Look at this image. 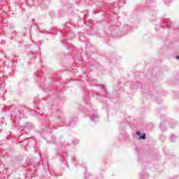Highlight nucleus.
Wrapping results in <instances>:
<instances>
[{"mask_svg": "<svg viewBox=\"0 0 179 179\" xmlns=\"http://www.w3.org/2000/svg\"><path fill=\"white\" fill-rule=\"evenodd\" d=\"M31 127V124L30 122H27L25 125H24V129H30Z\"/></svg>", "mask_w": 179, "mask_h": 179, "instance_id": "obj_4", "label": "nucleus"}, {"mask_svg": "<svg viewBox=\"0 0 179 179\" xmlns=\"http://www.w3.org/2000/svg\"><path fill=\"white\" fill-rule=\"evenodd\" d=\"M164 23H165L166 24H169V22H167V20H164Z\"/></svg>", "mask_w": 179, "mask_h": 179, "instance_id": "obj_12", "label": "nucleus"}, {"mask_svg": "<svg viewBox=\"0 0 179 179\" xmlns=\"http://www.w3.org/2000/svg\"><path fill=\"white\" fill-rule=\"evenodd\" d=\"M76 143H79V142L78 141H76V143H75V142H72V145H76Z\"/></svg>", "mask_w": 179, "mask_h": 179, "instance_id": "obj_10", "label": "nucleus"}, {"mask_svg": "<svg viewBox=\"0 0 179 179\" xmlns=\"http://www.w3.org/2000/svg\"><path fill=\"white\" fill-rule=\"evenodd\" d=\"M51 142H52V143H55V136H52Z\"/></svg>", "mask_w": 179, "mask_h": 179, "instance_id": "obj_8", "label": "nucleus"}, {"mask_svg": "<svg viewBox=\"0 0 179 179\" xmlns=\"http://www.w3.org/2000/svg\"><path fill=\"white\" fill-rule=\"evenodd\" d=\"M137 135H138L139 139H146V134L145 133L141 134V132L137 131Z\"/></svg>", "mask_w": 179, "mask_h": 179, "instance_id": "obj_3", "label": "nucleus"}, {"mask_svg": "<svg viewBox=\"0 0 179 179\" xmlns=\"http://www.w3.org/2000/svg\"><path fill=\"white\" fill-rule=\"evenodd\" d=\"M91 177H92V175H90L89 173H85V179H92V178H90Z\"/></svg>", "mask_w": 179, "mask_h": 179, "instance_id": "obj_5", "label": "nucleus"}, {"mask_svg": "<svg viewBox=\"0 0 179 179\" xmlns=\"http://www.w3.org/2000/svg\"><path fill=\"white\" fill-rule=\"evenodd\" d=\"M111 29H113V27H109V30H111Z\"/></svg>", "mask_w": 179, "mask_h": 179, "instance_id": "obj_14", "label": "nucleus"}, {"mask_svg": "<svg viewBox=\"0 0 179 179\" xmlns=\"http://www.w3.org/2000/svg\"><path fill=\"white\" fill-rule=\"evenodd\" d=\"M176 59H179V56H176Z\"/></svg>", "mask_w": 179, "mask_h": 179, "instance_id": "obj_15", "label": "nucleus"}, {"mask_svg": "<svg viewBox=\"0 0 179 179\" xmlns=\"http://www.w3.org/2000/svg\"><path fill=\"white\" fill-rule=\"evenodd\" d=\"M85 108H88L90 113H91L90 119L91 121H94V122H99V114L97 112L93 110L92 108H89V106H85Z\"/></svg>", "mask_w": 179, "mask_h": 179, "instance_id": "obj_1", "label": "nucleus"}, {"mask_svg": "<svg viewBox=\"0 0 179 179\" xmlns=\"http://www.w3.org/2000/svg\"><path fill=\"white\" fill-rule=\"evenodd\" d=\"M65 124H66V123H65V122H63V124H60V127H64V126H65Z\"/></svg>", "mask_w": 179, "mask_h": 179, "instance_id": "obj_11", "label": "nucleus"}, {"mask_svg": "<svg viewBox=\"0 0 179 179\" xmlns=\"http://www.w3.org/2000/svg\"><path fill=\"white\" fill-rule=\"evenodd\" d=\"M78 108H79V110H80L81 111H83V113H84L85 114H87V112H86V110L83 109L82 106H80L78 107Z\"/></svg>", "mask_w": 179, "mask_h": 179, "instance_id": "obj_6", "label": "nucleus"}, {"mask_svg": "<svg viewBox=\"0 0 179 179\" xmlns=\"http://www.w3.org/2000/svg\"><path fill=\"white\" fill-rule=\"evenodd\" d=\"M176 138H177V136H176V135H172L171 137V142H173L174 139H176Z\"/></svg>", "mask_w": 179, "mask_h": 179, "instance_id": "obj_7", "label": "nucleus"}, {"mask_svg": "<svg viewBox=\"0 0 179 179\" xmlns=\"http://www.w3.org/2000/svg\"><path fill=\"white\" fill-rule=\"evenodd\" d=\"M101 89H104L105 87H104V85H101Z\"/></svg>", "mask_w": 179, "mask_h": 179, "instance_id": "obj_13", "label": "nucleus"}, {"mask_svg": "<svg viewBox=\"0 0 179 179\" xmlns=\"http://www.w3.org/2000/svg\"><path fill=\"white\" fill-rule=\"evenodd\" d=\"M72 124H75L74 122H69V126L71 127V125H72Z\"/></svg>", "mask_w": 179, "mask_h": 179, "instance_id": "obj_9", "label": "nucleus"}, {"mask_svg": "<svg viewBox=\"0 0 179 179\" xmlns=\"http://www.w3.org/2000/svg\"><path fill=\"white\" fill-rule=\"evenodd\" d=\"M51 129H52V126L51 123H50V121H47L45 131H46V132H51Z\"/></svg>", "mask_w": 179, "mask_h": 179, "instance_id": "obj_2", "label": "nucleus"}]
</instances>
